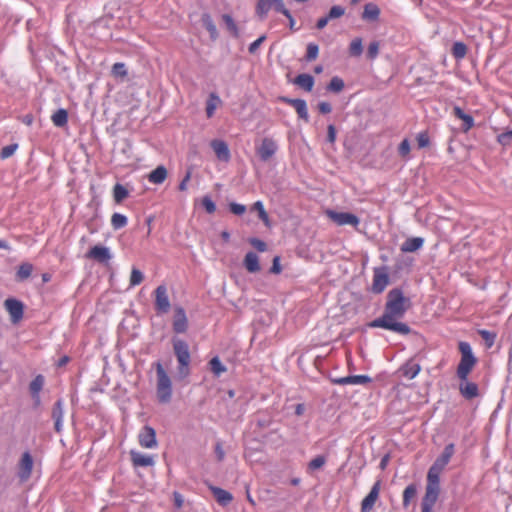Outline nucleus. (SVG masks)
Listing matches in <instances>:
<instances>
[{"label": "nucleus", "instance_id": "nucleus-61", "mask_svg": "<svg viewBox=\"0 0 512 512\" xmlns=\"http://www.w3.org/2000/svg\"><path fill=\"white\" fill-rule=\"evenodd\" d=\"M265 36H261L259 37L257 40H255L250 46H249V52L254 54L257 49L259 48V46L264 42L265 40Z\"/></svg>", "mask_w": 512, "mask_h": 512}, {"label": "nucleus", "instance_id": "nucleus-15", "mask_svg": "<svg viewBox=\"0 0 512 512\" xmlns=\"http://www.w3.org/2000/svg\"><path fill=\"white\" fill-rule=\"evenodd\" d=\"M188 327V320L185 311L181 307L174 310L173 329L176 333H184Z\"/></svg>", "mask_w": 512, "mask_h": 512}, {"label": "nucleus", "instance_id": "nucleus-47", "mask_svg": "<svg viewBox=\"0 0 512 512\" xmlns=\"http://www.w3.org/2000/svg\"><path fill=\"white\" fill-rule=\"evenodd\" d=\"M295 110L301 119H303L306 122L309 121L307 105L304 100H300L299 104L295 107Z\"/></svg>", "mask_w": 512, "mask_h": 512}, {"label": "nucleus", "instance_id": "nucleus-40", "mask_svg": "<svg viewBox=\"0 0 512 512\" xmlns=\"http://www.w3.org/2000/svg\"><path fill=\"white\" fill-rule=\"evenodd\" d=\"M222 20L223 22L225 23L226 25V28L227 30L234 36V37H238L239 35V32H238V28L234 22V20L232 19V17L228 14H224L222 16Z\"/></svg>", "mask_w": 512, "mask_h": 512}, {"label": "nucleus", "instance_id": "nucleus-34", "mask_svg": "<svg viewBox=\"0 0 512 512\" xmlns=\"http://www.w3.org/2000/svg\"><path fill=\"white\" fill-rule=\"evenodd\" d=\"M420 370H421L420 365L417 363H412V362L407 363L402 368L404 376H406L409 379L415 378L418 375V373L420 372Z\"/></svg>", "mask_w": 512, "mask_h": 512}, {"label": "nucleus", "instance_id": "nucleus-26", "mask_svg": "<svg viewBox=\"0 0 512 512\" xmlns=\"http://www.w3.org/2000/svg\"><path fill=\"white\" fill-rule=\"evenodd\" d=\"M62 417H63V404L61 400H58L54 405L52 410V418L55 421V430L56 432H61L62 430Z\"/></svg>", "mask_w": 512, "mask_h": 512}, {"label": "nucleus", "instance_id": "nucleus-43", "mask_svg": "<svg viewBox=\"0 0 512 512\" xmlns=\"http://www.w3.org/2000/svg\"><path fill=\"white\" fill-rule=\"evenodd\" d=\"M327 88L332 92L339 93L344 88V81L341 78L335 76L331 79Z\"/></svg>", "mask_w": 512, "mask_h": 512}, {"label": "nucleus", "instance_id": "nucleus-13", "mask_svg": "<svg viewBox=\"0 0 512 512\" xmlns=\"http://www.w3.org/2000/svg\"><path fill=\"white\" fill-rule=\"evenodd\" d=\"M381 483L380 481H377L369 494L363 499L361 503V512H371L373 509L374 504L376 503L377 499L379 498Z\"/></svg>", "mask_w": 512, "mask_h": 512}, {"label": "nucleus", "instance_id": "nucleus-41", "mask_svg": "<svg viewBox=\"0 0 512 512\" xmlns=\"http://www.w3.org/2000/svg\"><path fill=\"white\" fill-rule=\"evenodd\" d=\"M111 224L114 229H120L127 224V218L120 213H114L111 217Z\"/></svg>", "mask_w": 512, "mask_h": 512}, {"label": "nucleus", "instance_id": "nucleus-28", "mask_svg": "<svg viewBox=\"0 0 512 512\" xmlns=\"http://www.w3.org/2000/svg\"><path fill=\"white\" fill-rule=\"evenodd\" d=\"M221 104V99L215 93H211L206 102V115L208 118H211L214 115L215 110Z\"/></svg>", "mask_w": 512, "mask_h": 512}, {"label": "nucleus", "instance_id": "nucleus-18", "mask_svg": "<svg viewBox=\"0 0 512 512\" xmlns=\"http://www.w3.org/2000/svg\"><path fill=\"white\" fill-rule=\"evenodd\" d=\"M32 468H33V459L28 452H25L22 455V458H21L20 464H19V477L22 481H26L30 477Z\"/></svg>", "mask_w": 512, "mask_h": 512}, {"label": "nucleus", "instance_id": "nucleus-9", "mask_svg": "<svg viewBox=\"0 0 512 512\" xmlns=\"http://www.w3.org/2000/svg\"><path fill=\"white\" fill-rule=\"evenodd\" d=\"M278 149L277 143L272 138H263L261 144L256 148L257 155L263 162H268L275 155Z\"/></svg>", "mask_w": 512, "mask_h": 512}, {"label": "nucleus", "instance_id": "nucleus-38", "mask_svg": "<svg viewBox=\"0 0 512 512\" xmlns=\"http://www.w3.org/2000/svg\"><path fill=\"white\" fill-rule=\"evenodd\" d=\"M417 494V488L414 484L407 486L403 492V505L408 507L410 501L415 498Z\"/></svg>", "mask_w": 512, "mask_h": 512}, {"label": "nucleus", "instance_id": "nucleus-24", "mask_svg": "<svg viewBox=\"0 0 512 512\" xmlns=\"http://www.w3.org/2000/svg\"><path fill=\"white\" fill-rule=\"evenodd\" d=\"M167 175V169L164 166L160 165L152 172H150V174L148 175V180L153 184H161L166 180Z\"/></svg>", "mask_w": 512, "mask_h": 512}, {"label": "nucleus", "instance_id": "nucleus-16", "mask_svg": "<svg viewBox=\"0 0 512 512\" xmlns=\"http://www.w3.org/2000/svg\"><path fill=\"white\" fill-rule=\"evenodd\" d=\"M130 458L134 467H149L155 464L153 456L134 450L130 451Z\"/></svg>", "mask_w": 512, "mask_h": 512}, {"label": "nucleus", "instance_id": "nucleus-23", "mask_svg": "<svg viewBox=\"0 0 512 512\" xmlns=\"http://www.w3.org/2000/svg\"><path fill=\"white\" fill-rule=\"evenodd\" d=\"M210 489L217 502L223 506L228 505L233 499L232 494L222 488L211 486Z\"/></svg>", "mask_w": 512, "mask_h": 512}, {"label": "nucleus", "instance_id": "nucleus-31", "mask_svg": "<svg viewBox=\"0 0 512 512\" xmlns=\"http://www.w3.org/2000/svg\"><path fill=\"white\" fill-rule=\"evenodd\" d=\"M203 26L207 29L210 34L211 39L215 40L218 37V31L216 25L214 24L211 16L209 14H203L201 18Z\"/></svg>", "mask_w": 512, "mask_h": 512}, {"label": "nucleus", "instance_id": "nucleus-60", "mask_svg": "<svg viewBox=\"0 0 512 512\" xmlns=\"http://www.w3.org/2000/svg\"><path fill=\"white\" fill-rule=\"evenodd\" d=\"M417 143L420 148H424L429 144V137L426 133H420L417 136Z\"/></svg>", "mask_w": 512, "mask_h": 512}, {"label": "nucleus", "instance_id": "nucleus-17", "mask_svg": "<svg viewBox=\"0 0 512 512\" xmlns=\"http://www.w3.org/2000/svg\"><path fill=\"white\" fill-rule=\"evenodd\" d=\"M210 146L219 160L224 162H228L230 160V150L224 141L217 139L212 140L210 142Z\"/></svg>", "mask_w": 512, "mask_h": 512}, {"label": "nucleus", "instance_id": "nucleus-21", "mask_svg": "<svg viewBox=\"0 0 512 512\" xmlns=\"http://www.w3.org/2000/svg\"><path fill=\"white\" fill-rule=\"evenodd\" d=\"M370 382V378L364 375L347 376L334 380L339 385H363Z\"/></svg>", "mask_w": 512, "mask_h": 512}, {"label": "nucleus", "instance_id": "nucleus-42", "mask_svg": "<svg viewBox=\"0 0 512 512\" xmlns=\"http://www.w3.org/2000/svg\"><path fill=\"white\" fill-rule=\"evenodd\" d=\"M44 385V377L42 375H38L34 378V380L30 383V391L33 395H37Z\"/></svg>", "mask_w": 512, "mask_h": 512}, {"label": "nucleus", "instance_id": "nucleus-56", "mask_svg": "<svg viewBox=\"0 0 512 512\" xmlns=\"http://www.w3.org/2000/svg\"><path fill=\"white\" fill-rule=\"evenodd\" d=\"M230 211L235 215H242L246 211V207L238 203H230Z\"/></svg>", "mask_w": 512, "mask_h": 512}, {"label": "nucleus", "instance_id": "nucleus-54", "mask_svg": "<svg viewBox=\"0 0 512 512\" xmlns=\"http://www.w3.org/2000/svg\"><path fill=\"white\" fill-rule=\"evenodd\" d=\"M249 243L260 252H264L267 249L266 243L258 238L249 239Z\"/></svg>", "mask_w": 512, "mask_h": 512}, {"label": "nucleus", "instance_id": "nucleus-64", "mask_svg": "<svg viewBox=\"0 0 512 512\" xmlns=\"http://www.w3.org/2000/svg\"><path fill=\"white\" fill-rule=\"evenodd\" d=\"M271 272L274 274H279L281 272L280 258L278 256L274 257L273 259Z\"/></svg>", "mask_w": 512, "mask_h": 512}, {"label": "nucleus", "instance_id": "nucleus-25", "mask_svg": "<svg viewBox=\"0 0 512 512\" xmlns=\"http://www.w3.org/2000/svg\"><path fill=\"white\" fill-rule=\"evenodd\" d=\"M454 115L463 121V131L467 132L474 125L472 116L466 114L460 107L455 106L453 109Z\"/></svg>", "mask_w": 512, "mask_h": 512}, {"label": "nucleus", "instance_id": "nucleus-20", "mask_svg": "<svg viewBox=\"0 0 512 512\" xmlns=\"http://www.w3.org/2000/svg\"><path fill=\"white\" fill-rule=\"evenodd\" d=\"M389 283L388 275L380 270H376L373 279L372 289L376 293H381Z\"/></svg>", "mask_w": 512, "mask_h": 512}, {"label": "nucleus", "instance_id": "nucleus-58", "mask_svg": "<svg viewBox=\"0 0 512 512\" xmlns=\"http://www.w3.org/2000/svg\"><path fill=\"white\" fill-rule=\"evenodd\" d=\"M191 170L189 169L187 172H186V175L185 177L183 178V180L180 182L179 184V190L180 191H186L188 189V182L190 181L191 179Z\"/></svg>", "mask_w": 512, "mask_h": 512}, {"label": "nucleus", "instance_id": "nucleus-7", "mask_svg": "<svg viewBox=\"0 0 512 512\" xmlns=\"http://www.w3.org/2000/svg\"><path fill=\"white\" fill-rule=\"evenodd\" d=\"M326 216L338 226L350 225L357 227L360 223L359 218L348 212H336L331 209L325 211Z\"/></svg>", "mask_w": 512, "mask_h": 512}, {"label": "nucleus", "instance_id": "nucleus-3", "mask_svg": "<svg viewBox=\"0 0 512 512\" xmlns=\"http://www.w3.org/2000/svg\"><path fill=\"white\" fill-rule=\"evenodd\" d=\"M459 350L461 352V360L457 368V375L461 380H466L476 364V358L472 353L470 345L466 342L459 343Z\"/></svg>", "mask_w": 512, "mask_h": 512}, {"label": "nucleus", "instance_id": "nucleus-51", "mask_svg": "<svg viewBox=\"0 0 512 512\" xmlns=\"http://www.w3.org/2000/svg\"><path fill=\"white\" fill-rule=\"evenodd\" d=\"M17 148H18L17 144H11V145H7V146L3 147L1 150V153H0V157L2 159H6V158L12 156L15 153V151L17 150Z\"/></svg>", "mask_w": 512, "mask_h": 512}, {"label": "nucleus", "instance_id": "nucleus-19", "mask_svg": "<svg viewBox=\"0 0 512 512\" xmlns=\"http://www.w3.org/2000/svg\"><path fill=\"white\" fill-rule=\"evenodd\" d=\"M460 394L466 399H473L479 395L478 386L473 382L461 380L459 385Z\"/></svg>", "mask_w": 512, "mask_h": 512}, {"label": "nucleus", "instance_id": "nucleus-57", "mask_svg": "<svg viewBox=\"0 0 512 512\" xmlns=\"http://www.w3.org/2000/svg\"><path fill=\"white\" fill-rule=\"evenodd\" d=\"M410 152V143L407 139L403 140L399 145V154L406 157Z\"/></svg>", "mask_w": 512, "mask_h": 512}, {"label": "nucleus", "instance_id": "nucleus-48", "mask_svg": "<svg viewBox=\"0 0 512 512\" xmlns=\"http://www.w3.org/2000/svg\"><path fill=\"white\" fill-rule=\"evenodd\" d=\"M379 47H380L379 42H377V41L371 42L367 49V57L371 60L375 59L379 54Z\"/></svg>", "mask_w": 512, "mask_h": 512}, {"label": "nucleus", "instance_id": "nucleus-37", "mask_svg": "<svg viewBox=\"0 0 512 512\" xmlns=\"http://www.w3.org/2000/svg\"><path fill=\"white\" fill-rule=\"evenodd\" d=\"M111 74L114 78L125 79L128 71L124 63H115L112 66Z\"/></svg>", "mask_w": 512, "mask_h": 512}, {"label": "nucleus", "instance_id": "nucleus-6", "mask_svg": "<svg viewBox=\"0 0 512 512\" xmlns=\"http://www.w3.org/2000/svg\"><path fill=\"white\" fill-rule=\"evenodd\" d=\"M455 447L454 444H448L441 455L435 460L433 465L429 468L427 476L440 480V474L445 469L446 465L450 462L454 455Z\"/></svg>", "mask_w": 512, "mask_h": 512}, {"label": "nucleus", "instance_id": "nucleus-49", "mask_svg": "<svg viewBox=\"0 0 512 512\" xmlns=\"http://www.w3.org/2000/svg\"><path fill=\"white\" fill-rule=\"evenodd\" d=\"M479 334L486 342L488 347H491L494 344L496 334L487 330H479Z\"/></svg>", "mask_w": 512, "mask_h": 512}, {"label": "nucleus", "instance_id": "nucleus-33", "mask_svg": "<svg viewBox=\"0 0 512 512\" xmlns=\"http://www.w3.org/2000/svg\"><path fill=\"white\" fill-rule=\"evenodd\" d=\"M210 370L215 376H220L222 373L227 371L226 366L222 364L219 357H213L209 362Z\"/></svg>", "mask_w": 512, "mask_h": 512}, {"label": "nucleus", "instance_id": "nucleus-32", "mask_svg": "<svg viewBox=\"0 0 512 512\" xmlns=\"http://www.w3.org/2000/svg\"><path fill=\"white\" fill-rule=\"evenodd\" d=\"M251 210L256 211L258 213V217L263 221L266 227H271L269 216L265 211L263 203L261 201L255 202L251 207Z\"/></svg>", "mask_w": 512, "mask_h": 512}, {"label": "nucleus", "instance_id": "nucleus-45", "mask_svg": "<svg viewBox=\"0 0 512 512\" xmlns=\"http://www.w3.org/2000/svg\"><path fill=\"white\" fill-rule=\"evenodd\" d=\"M453 56L457 59L463 58L467 53V47L461 42H456L452 48Z\"/></svg>", "mask_w": 512, "mask_h": 512}, {"label": "nucleus", "instance_id": "nucleus-52", "mask_svg": "<svg viewBox=\"0 0 512 512\" xmlns=\"http://www.w3.org/2000/svg\"><path fill=\"white\" fill-rule=\"evenodd\" d=\"M318 46L316 44L310 43L307 46V54L306 58L309 61L315 60L318 56Z\"/></svg>", "mask_w": 512, "mask_h": 512}, {"label": "nucleus", "instance_id": "nucleus-30", "mask_svg": "<svg viewBox=\"0 0 512 512\" xmlns=\"http://www.w3.org/2000/svg\"><path fill=\"white\" fill-rule=\"evenodd\" d=\"M423 242L420 237L409 238L402 244L401 250L403 252H414L422 247Z\"/></svg>", "mask_w": 512, "mask_h": 512}, {"label": "nucleus", "instance_id": "nucleus-44", "mask_svg": "<svg viewBox=\"0 0 512 512\" xmlns=\"http://www.w3.org/2000/svg\"><path fill=\"white\" fill-rule=\"evenodd\" d=\"M113 192H114V199L117 203L122 202L128 196L127 189L120 184L115 185Z\"/></svg>", "mask_w": 512, "mask_h": 512}, {"label": "nucleus", "instance_id": "nucleus-5", "mask_svg": "<svg viewBox=\"0 0 512 512\" xmlns=\"http://www.w3.org/2000/svg\"><path fill=\"white\" fill-rule=\"evenodd\" d=\"M439 493L440 480L427 476V485L425 495L421 503V512H433V506L438 499Z\"/></svg>", "mask_w": 512, "mask_h": 512}, {"label": "nucleus", "instance_id": "nucleus-22", "mask_svg": "<svg viewBox=\"0 0 512 512\" xmlns=\"http://www.w3.org/2000/svg\"><path fill=\"white\" fill-rule=\"evenodd\" d=\"M243 264H244V267L246 268V270L250 273L259 272L261 269L260 264H259V257L254 252H248L245 255Z\"/></svg>", "mask_w": 512, "mask_h": 512}, {"label": "nucleus", "instance_id": "nucleus-46", "mask_svg": "<svg viewBox=\"0 0 512 512\" xmlns=\"http://www.w3.org/2000/svg\"><path fill=\"white\" fill-rule=\"evenodd\" d=\"M143 280H144L143 273L135 267L132 268L131 275H130V285L131 286L139 285Z\"/></svg>", "mask_w": 512, "mask_h": 512}, {"label": "nucleus", "instance_id": "nucleus-11", "mask_svg": "<svg viewBox=\"0 0 512 512\" xmlns=\"http://www.w3.org/2000/svg\"><path fill=\"white\" fill-rule=\"evenodd\" d=\"M138 441L143 448L157 447L156 431L150 426H145L138 435Z\"/></svg>", "mask_w": 512, "mask_h": 512}, {"label": "nucleus", "instance_id": "nucleus-50", "mask_svg": "<svg viewBox=\"0 0 512 512\" xmlns=\"http://www.w3.org/2000/svg\"><path fill=\"white\" fill-rule=\"evenodd\" d=\"M344 13H345V9L343 7L337 5V6H333L330 9L327 16L330 20H332V19L340 18L341 16L344 15Z\"/></svg>", "mask_w": 512, "mask_h": 512}, {"label": "nucleus", "instance_id": "nucleus-2", "mask_svg": "<svg viewBox=\"0 0 512 512\" xmlns=\"http://www.w3.org/2000/svg\"><path fill=\"white\" fill-rule=\"evenodd\" d=\"M173 351L179 363L178 375L180 378H186L190 374L191 355L189 345L179 338L172 340Z\"/></svg>", "mask_w": 512, "mask_h": 512}, {"label": "nucleus", "instance_id": "nucleus-39", "mask_svg": "<svg viewBox=\"0 0 512 512\" xmlns=\"http://www.w3.org/2000/svg\"><path fill=\"white\" fill-rule=\"evenodd\" d=\"M363 52L362 39L355 38L352 40L349 46V53L351 56L359 57Z\"/></svg>", "mask_w": 512, "mask_h": 512}, {"label": "nucleus", "instance_id": "nucleus-63", "mask_svg": "<svg viewBox=\"0 0 512 512\" xmlns=\"http://www.w3.org/2000/svg\"><path fill=\"white\" fill-rule=\"evenodd\" d=\"M336 139V129L334 125H329L327 128V140L330 143H334Z\"/></svg>", "mask_w": 512, "mask_h": 512}, {"label": "nucleus", "instance_id": "nucleus-14", "mask_svg": "<svg viewBox=\"0 0 512 512\" xmlns=\"http://www.w3.org/2000/svg\"><path fill=\"white\" fill-rule=\"evenodd\" d=\"M155 306L157 310L162 313L168 312L170 308V301L167 295V289L165 286L160 285L155 290Z\"/></svg>", "mask_w": 512, "mask_h": 512}, {"label": "nucleus", "instance_id": "nucleus-29", "mask_svg": "<svg viewBox=\"0 0 512 512\" xmlns=\"http://www.w3.org/2000/svg\"><path fill=\"white\" fill-rule=\"evenodd\" d=\"M294 83L306 91H311L314 85V79L309 74H300L295 78Z\"/></svg>", "mask_w": 512, "mask_h": 512}, {"label": "nucleus", "instance_id": "nucleus-59", "mask_svg": "<svg viewBox=\"0 0 512 512\" xmlns=\"http://www.w3.org/2000/svg\"><path fill=\"white\" fill-rule=\"evenodd\" d=\"M215 455L218 462H222L225 458V451L221 445V443H217L215 445Z\"/></svg>", "mask_w": 512, "mask_h": 512}, {"label": "nucleus", "instance_id": "nucleus-1", "mask_svg": "<svg viewBox=\"0 0 512 512\" xmlns=\"http://www.w3.org/2000/svg\"><path fill=\"white\" fill-rule=\"evenodd\" d=\"M410 306V299L405 297L400 289H392L387 294V302L385 304L383 315L370 322L369 326L373 328H383L395 333L407 335L411 331L410 327L401 322L400 319L404 316Z\"/></svg>", "mask_w": 512, "mask_h": 512}, {"label": "nucleus", "instance_id": "nucleus-27", "mask_svg": "<svg viewBox=\"0 0 512 512\" xmlns=\"http://www.w3.org/2000/svg\"><path fill=\"white\" fill-rule=\"evenodd\" d=\"M379 14L380 9L378 8V6L373 3H368L364 7L362 18L368 21H375L378 19Z\"/></svg>", "mask_w": 512, "mask_h": 512}, {"label": "nucleus", "instance_id": "nucleus-53", "mask_svg": "<svg viewBox=\"0 0 512 512\" xmlns=\"http://www.w3.org/2000/svg\"><path fill=\"white\" fill-rule=\"evenodd\" d=\"M202 205L204 206V208L206 209V211L210 214L214 213L216 211V205L215 203L211 200V198L209 196H205L203 197L202 199Z\"/></svg>", "mask_w": 512, "mask_h": 512}, {"label": "nucleus", "instance_id": "nucleus-36", "mask_svg": "<svg viewBox=\"0 0 512 512\" xmlns=\"http://www.w3.org/2000/svg\"><path fill=\"white\" fill-rule=\"evenodd\" d=\"M33 271V266L30 263H23L19 266L17 271V279L22 281L30 277Z\"/></svg>", "mask_w": 512, "mask_h": 512}, {"label": "nucleus", "instance_id": "nucleus-10", "mask_svg": "<svg viewBox=\"0 0 512 512\" xmlns=\"http://www.w3.org/2000/svg\"><path fill=\"white\" fill-rule=\"evenodd\" d=\"M4 307L11 317L12 323H18L23 317V304L13 298L6 299L4 301Z\"/></svg>", "mask_w": 512, "mask_h": 512}, {"label": "nucleus", "instance_id": "nucleus-12", "mask_svg": "<svg viewBox=\"0 0 512 512\" xmlns=\"http://www.w3.org/2000/svg\"><path fill=\"white\" fill-rule=\"evenodd\" d=\"M85 257L99 263H107L111 259V253L107 247L96 245L88 251Z\"/></svg>", "mask_w": 512, "mask_h": 512}, {"label": "nucleus", "instance_id": "nucleus-62", "mask_svg": "<svg viewBox=\"0 0 512 512\" xmlns=\"http://www.w3.org/2000/svg\"><path fill=\"white\" fill-rule=\"evenodd\" d=\"M497 139L501 145L506 146L511 143L512 138L509 136V134H507V132H504V133H501L500 135H498Z\"/></svg>", "mask_w": 512, "mask_h": 512}, {"label": "nucleus", "instance_id": "nucleus-55", "mask_svg": "<svg viewBox=\"0 0 512 512\" xmlns=\"http://www.w3.org/2000/svg\"><path fill=\"white\" fill-rule=\"evenodd\" d=\"M326 462V459L323 456H317L314 459L311 460L309 463L310 469H319L321 468Z\"/></svg>", "mask_w": 512, "mask_h": 512}, {"label": "nucleus", "instance_id": "nucleus-4", "mask_svg": "<svg viewBox=\"0 0 512 512\" xmlns=\"http://www.w3.org/2000/svg\"><path fill=\"white\" fill-rule=\"evenodd\" d=\"M157 372V396L160 402L167 403L172 395L171 380L160 363L156 365Z\"/></svg>", "mask_w": 512, "mask_h": 512}, {"label": "nucleus", "instance_id": "nucleus-35", "mask_svg": "<svg viewBox=\"0 0 512 512\" xmlns=\"http://www.w3.org/2000/svg\"><path fill=\"white\" fill-rule=\"evenodd\" d=\"M68 120V114L67 111L64 109H59L52 115V121L55 126L57 127H63L66 125Z\"/></svg>", "mask_w": 512, "mask_h": 512}, {"label": "nucleus", "instance_id": "nucleus-8", "mask_svg": "<svg viewBox=\"0 0 512 512\" xmlns=\"http://www.w3.org/2000/svg\"><path fill=\"white\" fill-rule=\"evenodd\" d=\"M273 5L276 11L289 16V11L285 8L283 0H258L256 6L257 15L264 18Z\"/></svg>", "mask_w": 512, "mask_h": 512}]
</instances>
